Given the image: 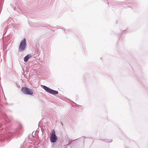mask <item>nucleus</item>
Masks as SVG:
<instances>
[{
  "label": "nucleus",
  "mask_w": 148,
  "mask_h": 148,
  "mask_svg": "<svg viewBox=\"0 0 148 148\" xmlns=\"http://www.w3.org/2000/svg\"><path fill=\"white\" fill-rule=\"evenodd\" d=\"M57 139V137L55 134V130H53L52 131L51 133L50 141L52 143H55Z\"/></svg>",
  "instance_id": "obj_1"
},
{
  "label": "nucleus",
  "mask_w": 148,
  "mask_h": 148,
  "mask_svg": "<svg viewBox=\"0 0 148 148\" xmlns=\"http://www.w3.org/2000/svg\"><path fill=\"white\" fill-rule=\"evenodd\" d=\"M21 90L22 92L25 94L32 95L33 94V91L31 89L26 87H23Z\"/></svg>",
  "instance_id": "obj_2"
},
{
  "label": "nucleus",
  "mask_w": 148,
  "mask_h": 148,
  "mask_svg": "<svg viewBox=\"0 0 148 148\" xmlns=\"http://www.w3.org/2000/svg\"><path fill=\"white\" fill-rule=\"evenodd\" d=\"M26 40L25 38L23 39L20 42L19 46V49L20 51L24 50L26 47Z\"/></svg>",
  "instance_id": "obj_3"
},
{
  "label": "nucleus",
  "mask_w": 148,
  "mask_h": 148,
  "mask_svg": "<svg viewBox=\"0 0 148 148\" xmlns=\"http://www.w3.org/2000/svg\"><path fill=\"white\" fill-rule=\"evenodd\" d=\"M43 88L46 91L51 94L56 95L58 93L57 91L51 90L45 86H43Z\"/></svg>",
  "instance_id": "obj_4"
},
{
  "label": "nucleus",
  "mask_w": 148,
  "mask_h": 148,
  "mask_svg": "<svg viewBox=\"0 0 148 148\" xmlns=\"http://www.w3.org/2000/svg\"><path fill=\"white\" fill-rule=\"evenodd\" d=\"M31 56L29 55H27L26 56H25L24 58V61L25 62H27L28 59L31 57Z\"/></svg>",
  "instance_id": "obj_5"
}]
</instances>
